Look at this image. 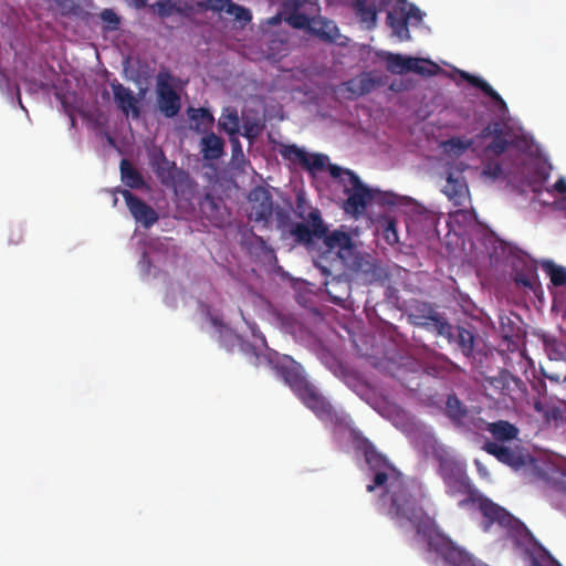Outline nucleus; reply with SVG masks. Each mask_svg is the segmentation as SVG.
Instances as JSON below:
<instances>
[{
  "label": "nucleus",
  "mask_w": 566,
  "mask_h": 566,
  "mask_svg": "<svg viewBox=\"0 0 566 566\" xmlns=\"http://www.w3.org/2000/svg\"><path fill=\"white\" fill-rule=\"evenodd\" d=\"M439 474L442 478L449 495L464 494L465 499L459 502L464 509L476 504L482 514V528L489 532L493 525L504 530L516 545L527 547L537 545L531 531L518 518L490 499L485 497L472 483L467 474L465 465L458 460L441 455L439 458Z\"/></svg>",
  "instance_id": "f257e3e1"
},
{
  "label": "nucleus",
  "mask_w": 566,
  "mask_h": 566,
  "mask_svg": "<svg viewBox=\"0 0 566 566\" xmlns=\"http://www.w3.org/2000/svg\"><path fill=\"white\" fill-rule=\"evenodd\" d=\"M273 369L296 397L321 420L333 421L336 413L329 401L307 380L300 364L289 356L270 359Z\"/></svg>",
  "instance_id": "f03ea898"
},
{
  "label": "nucleus",
  "mask_w": 566,
  "mask_h": 566,
  "mask_svg": "<svg viewBox=\"0 0 566 566\" xmlns=\"http://www.w3.org/2000/svg\"><path fill=\"white\" fill-rule=\"evenodd\" d=\"M328 170L333 178H338L344 185V192L347 195L344 210L354 217L361 216L367 205L373 201V188L366 186L353 170L334 164L328 165Z\"/></svg>",
  "instance_id": "7ed1b4c3"
},
{
  "label": "nucleus",
  "mask_w": 566,
  "mask_h": 566,
  "mask_svg": "<svg viewBox=\"0 0 566 566\" xmlns=\"http://www.w3.org/2000/svg\"><path fill=\"white\" fill-rule=\"evenodd\" d=\"M410 323L439 336H451V324L427 302H417L408 315Z\"/></svg>",
  "instance_id": "20e7f679"
},
{
  "label": "nucleus",
  "mask_w": 566,
  "mask_h": 566,
  "mask_svg": "<svg viewBox=\"0 0 566 566\" xmlns=\"http://www.w3.org/2000/svg\"><path fill=\"white\" fill-rule=\"evenodd\" d=\"M175 77L168 70H161L157 75V105L168 118L178 115L181 108L180 96L174 87Z\"/></svg>",
  "instance_id": "39448f33"
},
{
  "label": "nucleus",
  "mask_w": 566,
  "mask_h": 566,
  "mask_svg": "<svg viewBox=\"0 0 566 566\" xmlns=\"http://www.w3.org/2000/svg\"><path fill=\"white\" fill-rule=\"evenodd\" d=\"M297 216L306 220V223L297 222L292 226L291 234L298 243L310 244L313 238L322 239L326 232V226L322 220L318 209H312L307 217L302 211H297Z\"/></svg>",
  "instance_id": "423d86ee"
},
{
  "label": "nucleus",
  "mask_w": 566,
  "mask_h": 566,
  "mask_svg": "<svg viewBox=\"0 0 566 566\" xmlns=\"http://www.w3.org/2000/svg\"><path fill=\"white\" fill-rule=\"evenodd\" d=\"M490 385L497 390L504 402L507 399L514 403L522 400L526 394L525 382L509 370H501L497 376L491 378Z\"/></svg>",
  "instance_id": "0eeeda50"
},
{
  "label": "nucleus",
  "mask_w": 566,
  "mask_h": 566,
  "mask_svg": "<svg viewBox=\"0 0 566 566\" xmlns=\"http://www.w3.org/2000/svg\"><path fill=\"white\" fill-rule=\"evenodd\" d=\"M350 256H353L350 260L345 258L344 262L357 280L365 284H371L381 279V269L370 255H354L353 253Z\"/></svg>",
  "instance_id": "6e6552de"
},
{
  "label": "nucleus",
  "mask_w": 566,
  "mask_h": 566,
  "mask_svg": "<svg viewBox=\"0 0 566 566\" xmlns=\"http://www.w3.org/2000/svg\"><path fill=\"white\" fill-rule=\"evenodd\" d=\"M251 205L250 219L255 222H268L273 213V200L269 190L263 187L254 188L249 195Z\"/></svg>",
  "instance_id": "1a4fd4ad"
},
{
  "label": "nucleus",
  "mask_w": 566,
  "mask_h": 566,
  "mask_svg": "<svg viewBox=\"0 0 566 566\" xmlns=\"http://www.w3.org/2000/svg\"><path fill=\"white\" fill-rule=\"evenodd\" d=\"M123 198L134 219L145 228H150L158 220L157 212L145 201L127 189L120 190Z\"/></svg>",
  "instance_id": "9d476101"
},
{
  "label": "nucleus",
  "mask_w": 566,
  "mask_h": 566,
  "mask_svg": "<svg viewBox=\"0 0 566 566\" xmlns=\"http://www.w3.org/2000/svg\"><path fill=\"white\" fill-rule=\"evenodd\" d=\"M111 87L118 109L126 116L132 114L134 118H138L140 115L139 102L134 92L116 80L111 83Z\"/></svg>",
  "instance_id": "9b49d317"
},
{
  "label": "nucleus",
  "mask_w": 566,
  "mask_h": 566,
  "mask_svg": "<svg viewBox=\"0 0 566 566\" xmlns=\"http://www.w3.org/2000/svg\"><path fill=\"white\" fill-rule=\"evenodd\" d=\"M154 169L160 182L166 187H176L188 177L174 161L168 160L163 151H160L159 158L155 161Z\"/></svg>",
  "instance_id": "f8f14e48"
},
{
  "label": "nucleus",
  "mask_w": 566,
  "mask_h": 566,
  "mask_svg": "<svg viewBox=\"0 0 566 566\" xmlns=\"http://www.w3.org/2000/svg\"><path fill=\"white\" fill-rule=\"evenodd\" d=\"M482 449L513 469H520L525 464V459L520 452L497 441H486Z\"/></svg>",
  "instance_id": "ddd939ff"
},
{
  "label": "nucleus",
  "mask_w": 566,
  "mask_h": 566,
  "mask_svg": "<svg viewBox=\"0 0 566 566\" xmlns=\"http://www.w3.org/2000/svg\"><path fill=\"white\" fill-rule=\"evenodd\" d=\"M384 85V78L374 72H363L345 83L346 90L356 96L366 95Z\"/></svg>",
  "instance_id": "4468645a"
},
{
  "label": "nucleus",
  "mask_w": 566,
  "mask_h": 566,
  "mask_svg": "<svg viewBox=\"0 0 566 566\" xmlns=\"http://www.w3.org/2000/svg\"><path fill=\"white\" fill-rule=\"evenodd\" d=\"M443 192L449 200L453 201L454 206L460 207L464 205L469 197V188L461 172L457 175L453 172L448 174Z\"/></svg>",
  "instance_id": "2eb2a0df"
},
{
  "label": "nucleus",
  "mask_w": 566,
  "mask_h": 566,
  "mask_svg": "<svg viewBox=\"0 0 566 566\" xmlns=\"http://www.w3.org/2000/svg\"><path fill=\"white\" fill-rule=\"evenodd\" d=\"M322 239L329 251L338 250V255L343 260H345L346 255H352L354 253L355 245L352 237L347 232L334 230L333 232L327 233L326 231Z\"/></svg>",
  "instance_id": "dca6fc26"
},
{
  "label": "nucleus",
  "mask_w": 566,
  "mask_h": 566,
  "mask_svg": "<svg viewBox=\"0 0 566 566\" xmlns=\"http://www.w3.org/2000/svg\"><path fill=\"white\" fill-rule=\"evenodd\" d=\"M310 32L324 42L343 44V42L339 41L342 35L339 34L336 23L326 18L318 17L312 19Z\"/></svg>",
  "instance_id": "f3484780"
},
{
  "label": "nucleus",
  "mask_w": 566,
  "mask_h": 566,
  "mask_svg": "<svg viewBox=\"0 0 566 566\" xmlns=\"http://www.w3.org/2000/svg\"><path fill=\"white\" fill-rule=\"evenodd\" d=\"M222 199L211 193H206L199 202L201 213L214 226H221L224 222V208Z\"/></svg>",
  "instance_id": "a211bd4d"
},
{
  "label": "nucleus",
  "mask_w": 566,
  "mask_h": 566,
  "mask_svg": "<svg viewBox=\"0 0 566 566\" xmlns=\"http://www.w3.org/2000/svg\"><path fill=\"white\" fill-rule=\"evenodd\" d=\"M460 75L472 86L481 90L488 97H490L496 104V106L501 113H506L509 111L505 101L485 80H483L482 77L472 75L464 71H461Z\"/></svg>",
  "instance_id": "6ab92c4d"
},
{
  "label": "nucleus",
  "mask_w": 566,
  "mask_h": 566,
  "mask_svg": "<svg viewBox=\"0 0 566 566\" xmlns=\"http://www.w3.org/2000/svg\"><path fill=\"white\" fill-rule=\"evenodd\" d=\"M387 24L391 29L392 35L397 36L400 41H409L411 39L408 17L405 15L400 7L388 12Z\"/></svg>",
  "instance_id": "aec40b11"
},
{
  "label": "nucleus",
  "mask_w": 566,
  "mask_h": 566,
  "mask_svg": "<svg viewBox=\"0 0 566 566\" xmlns=\"http://www.w3.org/2000/svg\"><path fill=\"white\" fill-rule=\"evenodd\" d=\"M201 154L207 160L219 159L223 155L224 143L221 137L210 133L201 138Z\"/></svg>",
  "instance_id": "412c9836"
},
{
  "label": "nucleus",
  "mask_w": 566,
  "mask_h": 566,
  "mask_svg": "<svg viewBox=\"0 0 566 566\" xmlns=\"http://www.w3.org/2000/svg\"><path fill=\"white\" fill-rule=\"evenodd\" d=\"M486 430L501 442L514 440L518 436V429L505 420L488 423Z\"/></svg>",
  "instance_id": "4be33fe9"
},
{
  "label": "nucleus",
  "mask_w": 566,
  "mask_h": 566,
  "mask_svg": "<svg viewBox=\"0 0 566 566\" xmlns=\"http://www.w3.org/2000/svg\"><path fill=\"white\" fill-rule=\"evenodd\" d=\"M120 177L122 181L132 189H139L145 184L142 174L127 159L120 161Z\"/></svg>",
  "instance_id": "5701e85b"
},
{
  "label": "nucleus",
  "mask_w": 566,
  "mask_h": 566,
  "mask_svg": "<svg viewBox=\"0 0 566 566\" xmlns=\"http://www.w3.org/2000/svg\"><path fill=\"white\" fill-rule=\"evenodd\" d=\"M354 7L361 22L374 27L377 20L376 0H354Z\"/></svg>",
  "instance_id": "b1692460"
},
{
  "label": "nucleus",
  "mask_w": 566,
  "mask_h": 566,
  "mask_svg": "<svg viewBox=\"0 0 566 566\" xmlns=\"http://www.w3.org/2000/svg\"><path fill=\"white\" fill-rule=\"evenodd\" d=\"M562 405L564 402H547L543 400H536L534 402V409L542 413L547 422L554 421L558 422L563 419V408Z\"/></svg>",
  "instance_id": "393cba45"
},
{
  "label": "nucleus",
  "mask_w": 566,
  "mask_h": 566,
  "mask_svg": "<svg viewBox=\"0 0 566 566\" xmlns=\"http://www.w3.org/2000/svg\"><path fill=\"white\" fill-rule=\"evenodd\" d=\"M509 133L504 130V126L501 127V132L495 134L491 142L485 146L484 153L495 157L501 156L506 149L513 144L509 138Z\"/></svg>",
  "instance_id": "a878e982"
},
{
  "label": "nucleus",
  "mask_w": 566,
  "mask_h": 566,
  "mask_svg": "<svg viewBox=\"0 0 566 566\" xmlns=\"http://www.w3.org/2000/svg\"><path fill=\"white\" fill-rule=\"evenodd\" d=\"M411 56H403L396 53H386L384 60L386 62L387 70L392 74H403L409 72V65Z\"/></svg>",
  "instance_id": "bb28decb"
},
{
  "label": "nucleus",
  "mask_w": 566,
  "mask_h": 566,
  "mask_svg": "<svg viewBox=\"0 0 566 566\" xmlns=\"http://www.w3.org/2000/svg\"><path fill=\"white\" fill-rule=\"evenodd\" d=\"M473 145V139L462 137H451L441 143V148L448 155L461 156Z\"/></svg>",
  "instance_id": "cd10ccee"
},
{
  "label": "nucleus",
  "mask_w": 566,
  "mask_h": 566,
  "mask_svg": "<svg viewBox=\"0 0 566 566\" xmlns=\"http://www.w3.org/2000/svg\"><path fill=\"white\" fill-rule=\"evenodd\" d=\"M279 153L283 159L290 161L293 165L303 166L306 163V153L303 148L298 147L295 144L291 145H281L279 148Z\"/></svg>",
  "instance_id": "c85d7f7f"
},
{
  "label": "nucleus",
  "mask_w": 566,
  "mask_h": 566,
  "mask_svg": "<svg viewBox=\"0 0 566 566\" xmlns=\"http://www.w3.org/2000/svg\"><path fill=\"white\" fill-rule=\"evenodd\" d=\"M543 271L549 276L551 283L556 286L566 285V268L554 263L553 261H545L542 264Z\"/></svg>",
  "instance_id": "c756f323"
},
{
  "label": "nucleus",
  "mask_w": 566,
  "mask_h": 566,
  "mask_svg": "<svg viewBox=\"0 0 566 566\" xmlns=\"http://www.w3.org/2000/svg\"><path fill=\"white\" fill-rule=\"evenodd\" d=\"M440 71V66L426 59L412 57L409 72H413L424 76L436 75Z\"/></svg>",
  "instance_id": "7c9ffc66"
},
{
  "label": "nucleus",
  "mask_w": 566,
  "mask_h": 566,
  "mask_svg": "<svg viewBox=\"0 0 566 566\" xmlns=\"http://www.w3.org/2000/svg\"><path fill=\"white\" fill-rule=\"evenodd\" d=\"M446 413L453 421H461L467 415V409L455 395H450L446 402Z\"/></svg>",
  "instance_id": "2f4dec72"
},
{
  "label": "nucleus",
  "mask_w": 566,
  "mask_h": 566,
  "mask_svg": "<svg viewBox=\"0 0 566 566\" xmlns=\"http://www.w3.org/2000/svg\"><path fill=\"white\" fill-rule=\"evenodd\" d=\"M150 8L161 19L168 18L175 13H182L180 6L171 2V0H158L151 4Z\"/></svg>",
  "instance_id": "473e14b6"
},
{
  "label": "nucleus",
  "mask_w": 566,
  "mask_h": 566,
  "mask_svg": "<svg viewBox=\"0 0 566 566\" xmlns=\"http://www.w3.org/2000/svg\"><path fill=\"white\" fill-rule=\"evenodd\" d=\"M227 112L222 114L219 126L232 136L239 133V116L235 109H227Z\"/></svg>",
  "instance_id": "72a5a7b5"
},
{
  "label": "nucleus",
  "mask_w": 566,
  "mask_h": 566,
  "mask_svg": "<svg viewBox=\"0 0 566 566\" xmlns=\"http://www.w3.org/2000/svg\"><path fill=\"white\" fill-rule=\"evenodd\" d=\"M189 117L192 122L196 123L197 128H199V126H203L205 128H208L214 122V118H213L212 114L209 112V109L203 108V107L190 108Z\"/></svg>",
  "instance_id": "f704fd0d"
},
{
  "label": "nucleus",
  "mask_w": 566,
  "mask_h": 566,
  "mask_svg": "<svg viewBox=\"0 0 566 566\" xmlns=\"http://www.w3.org/2000/svg\"><path fill=\"white\" fill-rule=\"evenodd\" d=\"M457 343L465 356H470L472 354L474 347V336L470 331L463 327H459Z\"/></svg>",
  "instance_id": "c9c22d12"
},
{
  "label": "nucleus",
  "mask_w": 566,
  "mask_h": 566,
  "mask_svg": "<svg viewBox=\"0 0 566 566\" xmlns=\"http://www.w3.org/2000/svg\"><path fill=\"white\" fill-rule=\"evenodd\" d=\"M328 161V157L323 154H307L306 163L303 164L302 168L308 171L323 170Z\"/></svg>",
  "instance_id": "e433bc0d"
},
{
  "label": "nucleus",
  "mask_w": 566,
  "mask_h": 566,
  "mask_svg": "<svg viewBox=\"0 0 566 566\" xmlns=\"http://www.w3.org/2000/svg\"><path fill=\"white\" fill-rule=\"evenodd\" d=\"M373 201L380 206H397L400 202V197L390 191L373 189Z\"/></svg>",
  "instance_id": "4c0bfd02"
},
{
  "label": "nucleus",
  "mask_w": 566,
  "mask_h": 566,
  "mask_svg": "<svg viewBox=\"0 0 566 566\" xmlns=\"http://www.w3.org/2000/svg\"><path fill=\"white\" fill-rule=\"evenodd\" d=\"M227 13L233 15L239 22H250L252 20V14L249 9L232 1L227 9Z\"/></svg>",
  "instance_id": "58836bf2"
},
{
  "label": "nucleus",
  "mask_w": 566,
  "mask_h": 566,
  "mask_svg": "<svg viewBox=\"0 0 566 566\" xmlns=\"http://www.w3.org/2000/svg\"><path fill=\"white\" fill-rule=\"evenodd\" d=\"M532 565L533 566H562L542 546H539V554H538V556L532 555Z\"/></svg>",
  "instance_id": "ea45409f"
},
{
  "label": "nucleus",
  "mask_w": 566,
  "mask_h": 566,
  "mask_svg": "<svg viewBox=\"0 0 566 566\" xmlns=\"http://www.w3.org/2000/svg\"><path fill=\"white\" fill-rule=\"evenodd\" d=\"M286 21L289 22L290 25H292L295 29H310L312 22V20H310V18L306 14L297 11L292 12L287 17Z\"/></svg>",
  "instance_id": "a19ab883"
},
{
  "label": "nucleus",
  "mask_w": 566,
  "mask_h": 566,
  "mask_svg": "<svg viewBox=\"0 0 566 566\" xmlns=\"http://www.w3.org/2000/svg\"><path fill=\"white\" fill-rule=\"evenodd\" d=\"M503 124L499 120L490 122L476 136L479 139L492 138L495 134L501 132Z\"/></svg>",
  "instance_id": "79ce46f5"
},
{
  "label": "nucleus",
  "mask_w": 566,
  "mask_h": 566,
  "mask_svg": "<svg viewBox=\"0 0 566 566\" xmlns=\"http://www.w3.org/2000/svg\"><path fill=\"white\" fill-rule=\"evenodd\" d=\"M101 19L109 24L111 30H116L120 23L119 17L112 9H104L101 12Z\"/></svg>",
  "instance_id": "37998d69"
},
{
  "label": "nucleus",
  "mask_w": 566,
  "mask_h": 566,
  "mask_svg": "<svg viewBox=\"0 0 566 566\" xmlns=\"http://www.w3.org/2000/svg\"><path fill=\"white\" fill-rule=\"evenodd\" d=\"M384 238L389 244L398 242V234L395 220H389L384 229Z\"/></svg>",
  "instance_id": "c03bdc74"
},
{
  "label": "nucleus",
  "mask_w": 566,
  "mask_h": 566,
  "mask_svg": "<svg viewBox=\"0 0 566 566\" xmlns=\"http://www.w3.org/2000/svg\"><path fill=\"white\" fill-rule=\"evenodd\" d=\"M400 9L403 11L405 15L408 17V21L410 19H415L418 22L421 21L422 13L415 4L407 2V6H400Z\"/></svg>",
  "instance_id": "a18cd8bd"
},
{
  "label": "nucleus",
  "mask_w": 566,
  "mask_h": 566,
  "mask_svg": "<svg viewBox=\"0 0 566 566\" xmlns=\"http://www.w3.org/2000/svg\"><path fill=\"white\" fill-rule=\"evenodd\" d=\"M231 148H232V158L238 160L239 158H244V154L242 150V146L239 139L231 138Z\"/></svg>",
  "instance_id": "49530a36"
},
{
  "label": "nucleus",
  "mask_w": 566,
  "mask_h": 566,
  "mask_svg": "<svg viewBox=\"0 0 566 566\" xmlns=\"http://www.w3.org/2000/svg\"><path fill=\"white\" fill-rule=\"evenodd\" d=\"M23 240V233L20 228H14L10 232L9 242L11 244H19Z\"/></svg>",
  "instance_id": "de8ad7c7"
},
{
  "label": "nucleus",
  "mask_w": 566,
  "mask_h": 566,
  "mask_svg": "<svg viewBox=\"0 0 566 566\" xmlns=\"http://www.w3.org/2000/svg\"><path fill=\"white\" fill-rule=\"evenodd\" d=\"M544 376L555 382L566 381V361H565L564 373H552V374L544 373Z\"/></svg>",
  "instance_id": "09e8293b"
},
{
  "label": "nucleus",
  "mask_w": 566,
  "mask_h": 566,
  "mask_svg": "<svg viewBox=\"0 0 566 566\" xmlns=\"http://www.w3.org/2000/svg\"><path fill=\"white\" fill-rule=\"evenodd\" d=\"M515 282H516V284L525 286V287H530V289L533 287V281L526 274H520V273L516 274Z\"/></svg>",
  "instance_id": "8fccbe9b"
},
{
  "label": "nucleus",
  "mask_w": 566,
  "mask_h": 566,
  "mask_svg": "<svg viewBox=\"0 0 566 566\" xmlns=\"http://www.w3.org/2000/svg\"><path fill=\"white\" fill-rule=\"evenodd\" d=\"M230 2L231 0H213V12H227Z\"/></svg>",
  "instance_id": "3c124183"
},
{
  "label": "nucleus",
  "mask_w": 566,
  "mask_h": 566,
  "mask_svg": "<svg viewBox=\"0 0 566 566\" xmlns=\"http://www.w3.org/2000/svg\"><path fill=\"white\" fill-rule=\"evenodd\" d=\"M553 189L560 195H565L566 193V179L563 177L558 178V180L553 185Z\"/></svg>",
  "instance_id": "603ef678"
},
{
  "label": "nucleus",
  "mask_w": 566,
  "mask_h": 566,
  "mask_svg": "<svg viewBox=\"0 0 566 566\" xmlns=\"http://www.w3.org/2000/svg\"><path fill=\"white\" fill-rule=\"evenodd\" d=\"M484 172L492 176L493 178H497L502 174V167L497 164L493 167L489 166Z\"/></svg>",
  "instance_id": "864d4df0"
},
{
  "label": "nucleus",
  "mask_w": 566,
  "mask_h": 566,
  "mask_svg": "<svg viewBox=\"0 0 566 566\" xmlns=\"http://www.w3.org/2000/svg\"><path fill=\"white\" fill-rule=\"evenodd\" d=\"M197 7L205 11H213V0H201L197 2Z\"/></svg>",
  "instance_id": "5fc2aeb1"
},
{
  "label": "nucleus",
  "mask_w": 566,
  "mask_h": 566,
  "mask_svg": "<svg viewBox=\"0 0 566 566\" xmlns=\"http://www.w3.org/2000/svg\"><path fill=\"white\" fill-rule=\"evenodd\" d=\"M180 8L182 9V13H179L180 15H189V13L192 11V7L189 6L188 3H185L184 6H180Z\"/></svg>",
  "instance_id": "6e6d98bb"
},
{
  "label": "nucleus",
  "mask_w": 566,
  "mask_h": 566,
  "mask_svg": "<svg viewBox=\"0 0 566 566\" xmlns=\"http://www.w3.org/2000/svg\"><path fill=\"white\" fill-rule=\"evenodd\" d=\"M133 2L137 9H142L147 6V0H133Z\"/></svg>",
  "instance_id": "4d7b16f0"
},
{
  "label": "nucleus",
  "mask_w": 566,
  "mask_h": 566,
  "mask_svg": "<svg viewBox=\"0 0 566 566\" xmlns=\"http://www.w3.org/2000/svg\"><path fill=\"white\" fill-rule=\"evenodd\" d=\"M327 293L332 297V300L335 304H340L344 301L343 297H337V296L332 295V292L329 290H327Z\"/></svg>",
  "instance_id": "13d9d810"
},
{
  "label": "nucleus",
  "mask_w": 566,
  "mask_h": 566,
  "mask_svg": "<svg viewBox=\"0 0 566 566\" xmlns=\"http://www.w3.org/2000/svg\"><path fill=\"white\" fill-rule=\"evenodd\" d=\"M8 82V76L3 70H0V85Z\"/></svg>",
  "instance_id": "bf43d9fd"
},
{
  "label": "nucleus",
  "mask_w": 566,
  "mask_h": 566,
  "mask_svg": "<svg viewBox=\"0 0 566 566\" xmlns=\"http://www.w3.org/2000/svg\"><path fill=\"white\" fill-rule=\"evenodd\" d=\"M71 119V126L74 127L76 125V119L73 115L70 116Z\"/></svg>",
  "instance_id": "052dcab7"
},
{
  "label": "nucleus",
  "mask_w": 566,
  "mask_h": 566,
  "mask_svg": "<svg viewBox=\"0 0 566 566\" xmlns=\"http://www.w3.org/2000/svg\"><path fill=\"white\" fill-rule=\"evenodd\" d=\"M398 6H407V0H397Z\"/></svg>",
  "instance_id": "680f3d73"
},
{
  "label": "nucleus",
  "mask_w": 566,
  "mask_h": 566,
  "mask_svg": "<svg viewBox=\"0 0 566 566\" xmlns=\"http://www.w3.org/2000/svg\"><path fill=\"white\" fill-rule=\"evenodd\" d=\"M279 21H280V18H279V17H274V18H272L271 23H273V24H274V23H276V22H279Z\"/></svg>",
  "instance_id": "e2e57ef3"
},
{
  "label": "nucleus",
  "mask_w": 566,
  "mask_h": 566,
  "mask_svg": "<svg viewBox=\"0 0 566 566\" xmlns=\"http://www.w3.org/2000/svg\"><path fill=\"white\" fill-rule=\"evenodd\" d=\"M302 208V200L298 198L297 199V210H301Z\"/></svg>",
  "instance_id": "0e129e2a"
}]
</instances>
